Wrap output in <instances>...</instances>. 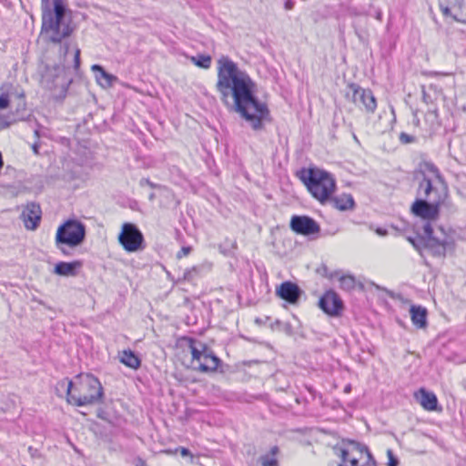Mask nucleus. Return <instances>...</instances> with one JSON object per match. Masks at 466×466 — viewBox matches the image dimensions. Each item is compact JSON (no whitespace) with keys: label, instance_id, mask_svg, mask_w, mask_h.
<instances>
[{"label":"nucleus","instance_id":"45","mask_svg":"<svg viewBox=\"0 0 466 466\" xmlns=\"http://www.w3.org/2000/svg\"><path fill=\"white\" fill-rule=\"evenodd\" d=\"M148 185H150V187H154V185L152 183H150L149 181H147Z\"/></svg>","mask_w":466,"mask_h":466},{"label":"nucleus","instance_id":"34","mask_svg":"<svg viewBox=\"0 0 466 466\" xmlns=\"http://www.w3.org/2000/svg\"><path fill=\"white\" fill-rule=\"evenodd\" d=\"M400 141L402 143V144H409V143H412L415 141V137L413 136H410L407 133H400Z\"/></svg>","mask_w":466,"mask_h":466},{"label":"nucleus","instance_id":"13","mask_svg":"<svg viewBox=\"0 0 466 466\" xmlns=\"http://www.w3.org/2000/svg\"><path fill=\"white\" fill-rule=\"evenodd\" d=\"M289 226L294 232L303 236L313 235L320 230L319 225L308 216H293Z\"/></svg>","mask_w":466,"mask_h":466},{"label":"nucleus","instance_id":"11","mask_svg":"<svg viewBox=\"0 0 466 466\" xmlns=\"http://www.w3.org/2000/svg\"><path fill=\"white\" fill-rule=\"evenodd\" d=\"M439 5L445 17L466 24V0H440Z\"/></svg>","mask_w":466,"mask_h":466},{"label":"nucleus","instance_id":"5","mask_svg":"<svg viewBox=\"0 0 466 466\" xmlns=\"http://www.w3.org/2000/svg\"><path fill=\"white\" fill-rule=\"evenodd\" d=\"M86 238V226L77 219H68L61 224L56 234V246L66 255L64 246L76 248L81 245Z\"/></svg>","mask_w":466,"mask_h":466},{"label":"nucleus","instance_id":"21","mask_svg":"<svg viewBox=\"0 0 466 466\" xmlns=\"http://www.w3.org/2000/svg\"><path fill=\"white\" fill-rule=\"evenodd\" d=\"M329 200H330L335 208L341 211L351 210L355 206L353 197L350 194H342L335 198H330Z\"/></svg>","mask_w":466,"mask_h":466},{"label":"nucleus","instance_id":"43","mask_svg":"<svg viewBox=\"0 0 466 466\" xmlns=\"http://www.w3.org/2000/svg\"><path fill=\"white\" fill-rule=\"evenodd\" d=\"M344 390H345V392H350V385L346 386Z\"/></svg>","mask_w":466,"mask_h":466},{"label":"nucleus","instance_id":"1","mask_svg":"<svg viewBox=\"0 0 466 466\" xmlns=\"http://www.w3.org/2000/svg\"><path fill=\"white\" fill-rule=\"evenodd\" d=\"M216 88L220 99L228 103L231 96L234 110L248 122L254 130L263 128V121L269 116L267 105L256 96V84L245 71L228 56H222L218 60V81Z\"/></svg>","mask_w":466,"mask_h":466},{"label":"nucleus","instance_id":"31","mask_svg":"<svg viewBox=\"0 0 466 466\" xmlns=\"http://www.w3.org/2000/svg\"><path fill=\"white\" fill-rule=\"evenodd\" d=\"M7 108V99L0 96V110ZM10 126V122L7 121L6 117L0 113V130L7 128Z\"/></svg>","mask_w":466,"mask_h":466},{"label":"nucleus","instance_id":"2","mask_svg":"<svg viewBox=\"0 0 466 466\" xmlns=\"http://www.w3.org/2000/svg\"><path fill=\"white\" fill-rule=\"evenodd\" d=\"M41 35L49 42L60 43L73 31L70 17L66 16V8L63 0H42Z\"/></svg>","mask_w":466,"mask_h":466},{"label":"nucleus","instance_id":"17","mask_svg":"<svg viewBox=\"0 0 466 466\" xmlns=\"http://www.w3.org/2000/svg\"><path fill=\"white\" fill-rule=\"evenodd\" d=\"M2 93L0 96L7 99V107L16 102L17 109L21 106H25V95L23 91H19L17 87L12 85H5L1 87Z\"/></svg>","mask_w":466,"mask_h":466},{"label":"nucleus","instance_id":"44","mask_svg":"<svg viewBox=\"0 0 466 466\" xmlns=\"http://www.w3.org/2000/svg\"><path fill=\"white\" fill-rule=\"evenodd\" d=\"M67 50H68V46H65V50H64V55H66L67 53Z\"/></svg>","mask_w":466,"mask_h":466},{"label":"nucleus","instance_id":"33","mask_svg":"<svg viewBox=\"0 0 466 466\" xmlns=\"http://www.w3.org/2000/svg\"><path fill=\"white\" fill-rule=\"evenodd\" d=\"M387 456L389 459L388 466H398L399 460L394 456L393 451L391 450L387 451Z\"/></svg>","mask_w":466,"mask_h":466},{"label":"nucleus","instance_id":"38","mask_svg":"<svg viewBox=\"0 0 466 466\" xmlns=\"http://www.w3.org/2000/svg\"><path fill=\"white\" fill-rule=\"evenodd\" d=\"M56 71V76H59L61 74L65 73L66 67L64 66L57 65L54 67Z\"/></svg>","mask_w":466,"mask_h":466},{"label":"nucleus","instance_id":"40","mask_svg":"<svg viewBox=\"0 0 466 466\" xmlns=\"http://www.w3.org/2000/svg\"><path fill=\"white\" fill-rule=\"evenodd\" d=\"M180 454H181L183 457H185V456H188V455H190V451H189V450H188V449H187V448H181V449H180Z\"/></svg>","mask_w":466,"mask_h":466},{"label":"nucleus","instance_id":"22","mask_svg":"<svg viewBox=\"0 0 466 466\" xmlns=\"http://www.w3.org/2000/svg\"><path fill=\"white\" fill-rule=\"evenodd\" d=\"M81 267L80 261L58 262L54 268V273L59 276H76V269Z\"/></svg>","mask_w":466,"mask_h":466},{"label":"nucleus","instance_id":"26","mask_svg":"<svg viewBox=\"0 0 466 466\" xmlns=\"http://www.w3.org/2000/svg\"><path fill=\"white\" fill-rule=\"evenodd\" d=\"M421 93H422V100L427 105L432 104L434 102V100L437 99V96H438L437 89H436V86L433 85H431L429 86L428 90H426L425 86H422Z\"/></svg>","mask_w":466,"mask_h":466},{"label":"nucleus","instance_id":"10","mask_svg":"<svg viewBox=\"0 0 466 466\" xmlns=\"http://www.w3.org/2000/svg\"><path fill=\"white\" fill-rule=\"evenodd\" d=\"M441 201V196L433 198L431 202L425 199H417L411 206V212L416 217L421 218L431 224V221L439 218Z\"/></svg>","mask_w":466,"mask_h":466},{"label":"nucleus","instance_id":"29","mask_svg":"<svg viewBox=\"0 0 466 466\" xmlns=\"http://www.w3.org/2000/svg\"><path fill=\"white\" fill-rule=\"evenodd\" d=\"M204 266H195L191 268L187 269L184 272L183 279L187 281L194 280L197 277L200 276L202 271L204 270Z\"/></svg>","mask_w":466,"mask_h":466},{"label":"nucleus","instance_id":"20","mask_svg":"<svg viewBox=\"0 0 466 466\" xmlns=\"http://www.w3.org/2000/svg\"><path fill=\"white\" fill-rule=\"evenodd\" d=\"M410 319L417 328L424 329L427 327V309L421 306L412 305L410 309Z\"/></svg>","mask_w":466,"mask_h":466},{"label":"nucleus","instance_id":"6","mask_svg":"<svg viewBox=\"0 0 466 466\" xmlns=\"http://www.w3.org/2000/svg\"><path fill=\"white\" fill-rule=\"evenodd\" d=\"M187 343V350L191 354L192 363L197 364L194 369L201 372H214L221 363L212 350L205 344L196 341L191 338L185 339Z\"/></svg>","mask_w":466,"mask_h":466},{"label":"nucleus","instance_id":"12","mask_svg":"<svg viewBox=\"0 0 466 466\" xmlns=\"http://www.w3.org/2000/svg\"><path fill=\"white\" fill-rule=\"evenodd\" d=\"M348 88L352 93L351 100L353 103L362 105L368 112L374 113L377 107V102L370 89H364L354 83L350 84Z\"/></svg>","mask_w":466,"mask_h":466},{"label":"nucleus","instance_id":"4","mask_svg":"<svg viewBox=\"0 0 466 466\" xmlns=\"http://www.w3.org/2000/svg\"><path fill=\"white\" fill-rule=\"evenodd\" d=\"M297 175L311 195L320 203L328 201L335 191L336 181L325 170L317 167L302 168Z\"/></svg>","mask_w":466,"mask_h":466},{"label":"nucleus","instance_id":"39","mask_svg":"<svg viewBox=\"0 0 466 466\" xmlns=\"http://www.w3.org/2000/svg\"><path fill=\"white\" fill-rule=\"evenodd\" d=\"M294 5H295L294 1H292V0H286V2L284 4V8L286 10H291V9H293Z\"/></svg>","mask_w":466,"mask_h":466},{"label":"nucleus","instance_id":"30","mask_svg":"<svg viewBox=\"0 0 466 466\" xmlns=\"http://www.w3.org/2000/svg\"><path fill=\"white\" fill-rule=\"evenodd\" d=\"M340 288L345 290H351L355 288V279L352 276H341L339 278Z\"/></svg>","mask_w":466,"mask_h":466},{"label":"nucleus","instance_id":"23","mask_svg":"<svg viewBox=\"0 0 466 466\" xmlns=\"http://www.w3.org/2000/svg\"><path fill=\"white\" fill-rule=\"evenodd\" d=\"M418 192L425 200L432 201L431 194L437 193V187L433 186V182L430 177H424L419 185Z\"/></svg>","mask_w":466,"mask_h":466},{"label":"nucleus","instance_id":"15","mask_svg":"<svg viewBox=\"0 0 466 466\" xmlns=\"http://www.w3.org/2000/svg\"><path fill=\"white\" fill-rule=\"evenodd\" d=\"M21 218L27 229L35 230L41 219V208L35 203L27 204L24 208Z\"/></svg>","mask_w":466,"mask_h":466},{"label":"nucleus","instance_id":"28","mask_svg":"<svg viewBox=\"0 0 466 466\" xmlns=\"http://www.w3.org/2000/svg\"><path fill=\"white\" fill-rule=\"evenodd\" d=\"M422 167H424L425 171H428L432 175V177L437 180L439 183H441L444 187V180L440 173V170L438 167L431 162H425L423 163Z\"/></svg>","mask_w":466,"mask_h":466},{"label":"nucleus","instance_id":"9","mask_svg":"<svg viewBox=\"0 0 466 466\" xmlns=\"http://www.w3.org/2000/svg\"><path fill=\"white\" fill-rule=\"evenodd\" d=\"M118 242L127 252L143 250L146 247L142 232L133 223L126 222L122 225L118 235Z\"/></svg>","mask_w":466,"mask_h":466},{"label":"nucleus","instance_id":"36","mask_svg":"<svg viewBox=\"0 0 466 466\" xmlns=\"http://www.w3.org/2000/svg\"><path fill=\"white\" fill-rule=\"evenodd\" d=\"M190 251H191V248L190 247H183L181 248V250L177 253V257L178 258H181L183 257L187 256L190 253Z\"/></svg>","mask_w":466,"mask_h":466},{"label":"nucleus","instance_id":"25","mask_svg":"<svg viewBox=\"0 0 466 466\" xmlns=\"http://www.w3.org/2000/svg\"><path fill=\"white\" fill-rule=\"evenodd\" d=\"M279 451V447L273 446L268 453L260 456L259 461L261 463V466H279V461L276 458Z\"/></svg>","mask_w":466,"mask_h":466},{"label":"nucleus","instance_id":"41","mask_svg":"<svg viewBox=\"0 0 466 466\" xmlns=\"http://www.w3.org/2000/svg\"><path fill=\"white\" fill-rule=\"evenodd\" d=\"M377 234H379L380 236H385L387 235V230L386 229H383V228H377L376 230Z\"/></svg>","mask_w":466,"mask_h":466},{"label":"nucleus","instance_id":"32","mask_svg":"<svg viewBox=\"0 0 466 466\" xmlns=\"http://www.w3.org/2000/svg\"><path fill=\"white\" fill-rule=\"evenodd\" d=\"M347 14L350 16H360L367 15V11L362 6L359 7L351 5L347 7Z\"/></svg>","mask_w":466,"mask_h":466},{"label":"nucleus","instance_id":"3","mask_svg":"<svg viewBox=\"0 0 466 466\" xmlns=\"http://www.w3.org/2000/svg\"><path fill=\"white\" fill-rule=\"evenodd\" d=\"M67 401L76 406L92 405L102 401L103 387L96 377L90 373L80 374L76 381H67Z\"/></svg>","mask_w":466,"mask_h":466},{"label":"nucleus","instance_id":"24","mask_svg":"<svg viewBox=\"0 0 466 466\" xmlns=\"http://www.w3.org/2000/svg\"><path fill=\"white\" fill-rule=\"evenodd\" d=\"M120 362L134 370L138 369L141 365L140 359L131 350L122 351Z\"/></svg>","mask_w":466,"mask_h":466},{"label":"nucleus","instance_id":"7","mask_svg":"<svg viewBox=\"0 0 466 466\" xmlns=\"http://www.w3.org/2000/svg\"><path fill=\"white\" fill-rule=\"evenodd\" d=\"M351 450L335 448L336 455L341 460L337 466H377L376 461L366 446L351 442Z\"/></svg>","mask_w":466,"mask_h":466},{"label":"nucleus","instance_id":"35","mask_svg":"<svg viewBox=\"0 0 466 466\" xmlns=\"http://www.w3.org/2000/svg\"><path fill=\"white\" fill-rule=\"evenodd\" d=\"M317 272L320 275H322L323 277H327V278H329V279H332L333 278V275L330 274L329 275V268L326 265H321L319 268H317Z\"/></svg>","mask_w":466,"mask_h":466},{"label":"nucleus","instance_id":"19","mask_svg":"<svg viewBox=\"0 0 466 466\" xmlns=\"http://www.w3.org/2000/svg\"><path fill=\"white\" fill-rule=\"evenodd\" d=\"M91 70L96 74L97 83L103 87H110L117 77L107 73L100 65H93Z\"/></svg>","mask_w":466,"mask_h":466},{"label":"nucleus","instance_id":"27","mask_svg":"<svg viewBox=\"0 0 466 466\" xmlns=\"http://www.w3.org/2000/svg\"><path fill=\"white\" fill-rule=\"evenodd\" d=\"M191 61L198 67L208 69L211 66V56L208 55H198L192 56Z\"/></svg>","mask_w":466,"mask_h":466},{"label":"nucleus","instance_id":"18","mask_svg":"<svg viewBox=\"0 0 466 466\" xmlns=\"http://www.w3.org/2000/svg\"><path fill=\"white\" fill-rule=\"evenodd\" d=\"M415 397L420 404L427 410H436L438 408V400L433 392L420 389Z\"/></svg>","mask_w":466,"mask_h":466},{"label":"nucleus","instance_id":"14","mask_svg":"<svg viewBox=\"0 0 466 466\" xmlns=\"http://www.w3.org/2000/svg\"><path fill=\"white\" fill-rule=\"evenodd\" d=\"M319 308L328 315L339 316L343 309V302L333 290L327 291L319 301Z\"/></svg>","mask_w":466,"mask_h":466},{"label":"nucleus","instance_id":"37","mask_svg":"<svg viewBox=\"0 0 466 466\" xmlns=\"http://www.w3.org/2000/svg\"><path fill=\"white\" fill-rule=\"evenodd\" d=\"M74 61H75V69H78L79 66H80V50L77 48L75 52V57H74Z\"/></svg>","mask_w":466,"mask_h":466},{"label":"nucleus","instance_id":"42","mask_svg":"<svg viewBox=\"0 0 466 466\" xmlns=\"http://www.w3.org/2000/svg\"><path fill=\"white\" fill-rule=\"evenodd\" d=\"M409 241L412 244V246H413L415 248L419 249V245L417 244V242H416V240H415V239H413V238H409Z\"/></svg>","mask_w":466,"mask_h":466},{"label":"nucleus","instance_id":"16","mask_svg":"<svg viewBox=\"0 0 466 466\" xmlns=\"http://www.w3.org/2000/svg\"><path fill=\"white\" fill-rule=\"evenodd\" d=\"M301 289L299 287L290 281H285L280 284L279 287L276 289V294L282 299L288 301L290 304H296L300 296H301Z\"/></svg>","mask_w":466,"mask_h":466},{"label":"nucleus","instance_id":"8","mask_svg":"<svg viewBox=\"0 0 466 466\" xmlns=\"http://www.w3.org/2000/svg\"><path fill=\"white\" fill-rule=\"evenodd\" d=\"M423 232L424 246L434 257L444 258L447 250L454 248V241L451 238L446 236L439 238L433 235L432 226L429 222L423 225Z\"/></svg>","mask_w":466,"mask_h":466}]
</instances>
